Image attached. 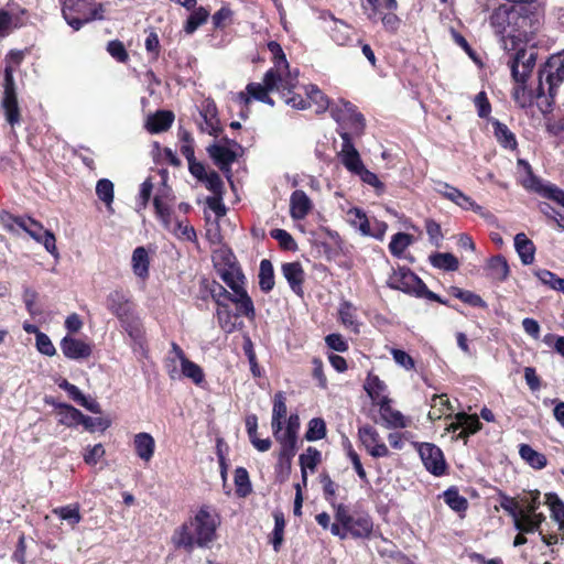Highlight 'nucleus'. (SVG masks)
<instances>
[{
	"label": "nucleus",
	"mask_w": 564,
	"mask_h": 564,
	"mask_svg": "<svg viewBox=\"0 0 564 564\" xmlns=\"http://www.w3.org/2000/svg\"><path fill=\"white\" fill-rule=\"evenodd\" d=\"M313 208L312 200L304 191L296 189L290 197V215L294 220L304 219Z\"/></svg>",
	"instance_id": "aec40b11"
},
{
	"label": "nucleus",
	"mask_w": 564,
	"mask_h": 564,
	"mask_svg": "<svg viewBox=\"0 0 564 564\" xmlns=\"http://www.w3.org/2000/svg\"><path fill=\"white\" fill-rule=\"evenodd\" d=\"M273 517H274V529H273L272 545L275 551H279V549L283 542L285 520L281 512H275Z\"/></svg>",
	"instance_id": "0e129e2a"
},
{
	"label": "nucleus",
	"mask_w": 564,
	"mask_h": 564,
	"mask_svg": "<svg viewBox=\"0 0 564 564\" xmlns=\"http://www.w3.org/2000/svg\"><path fill=\"white\" fill-rule=\"evenodd\" d=\"M61 349L69 359H82L91 355V346L89 344L69 336L62 339Z\"/></svg>",
	"instance_id": "412c9836"
},
{
	"label": "nucleus",
	"mask_w": 564,
	"mask_h": 564,
	"mask_svg": "<svg viewBox=\"0 0 564 564\" xmlns=\"http://www.w3.org/2000/svg\"><path fill=\"white\" fill-rule=\"evenodd\" d=\"M52 512L61 520L67 522L70 528H75L82 521V514L77 503L54 508Z\"/></svg>",
	"instance_id": "79ce46f5"
},
{
	"label": "nucleus",
	"mask_w": 564,
	"mask_h": 564,
	"mask_svg": "<svg viewBox=\"0 0 564 564\" xmlns=\"http://www.w3.org/2000/svg\"><path fill=\"white\" fill-rule=\"evenodd\" d=\"M444 500L451 509L460 512L468 507L467 499L458 494L456 489H448L444 492Z\"/></svg>",
	"instance_id": "680f3d73"
},
{
	"label": "nucleus",
	"mask_w": 564,
	"mask_h": 564,
	"mask_svg": "<svg viewBox=\"0 0 564 564\" xmlns=\"http://www.w3.org/2000/svg\"><path fill=\"white\" fill-rule=\"evenodd\" d=\"M335 519L354 538H368L373 529L371 517L366 512L350 513L346 506L338 505Z\"/></svg>",
	"instance_id": "0eeeda50"
},
{
	"label": "nucleus",
	"mask_w": 564,
	"mask_h": 564,
	"mask_svg": "<svg viewBox=\"0 0 564 564\" xmlns=\"http://www.w3.org/2000/svg\"><path fill=\"white\" fill-rule=\"evenodd\" d=\"M58 416L61 424L74 426L79 424L83 413L69 404H61L58 405Z\"/></svg>",
	"instance_id": "6e6d98bb"
},
{
	"label": "nucleus",
	"mask_w": 564,
	"mask_h": 564,
	"mask_svg": "<svg viewBox=\"0 0 564 564\" xmlns=\"http://www.w3.org/2000/svg\"><path fill=\"white\" fill-rule=\"evenodd\" d=\"M216 317L218 325L225 333L230 334L236 329V315L230 311L227 303L217 306Z\"/></svg>",
	"instance_id": "a18cd8bd"
},
{
	"label": "nucleus",
	"mask_w": 564,
	"mask_h": 564,
	"mask_svg": "<svg viewBox=\"0 0 564 564\" xmlns=\"http://www.w3.org/2000/svg\"><path fill=\"white\" fill-rule=\"evenodd\" d=\"M379 414L382 424L387 429H406L412 424V420L409 416H405L391 405V400L379 405Z\"/></svg>",
	"instance_id": "6ab92c4d"
},
{
	"label": "nucleus",
	"mask_w": 564,
	"mask_h": 564,
	"mask_svg": "<svg viewBox=\"0 0 564 564\" xmlns=\"http://www.w3.org/2000/svg\"><path fill=\"white\" fill-rule=\"evenodd\" d=\"M364 388L372 402L378 406L390 400L387 395V386L378 376L369 373Z\"/></svg>",
	"instance_id": "393cba45"
},
{
	"label": "nucleus",
	"mask_w": 564,
	"mask_h": 564,
	"mask_svg": "<svg viewBox=\"0 0 564 564\" xmlns=\"http://www.w3.org/2000/svg\"><path fill=\"white\" fill-rule=\"evenodd\" d=\"M259 285L263 292H269L274 286L273 265L270 260L263 259L259 268Z\"/></svg>",
	"instance_id": "8fccbe9b"
},
{
	"label": "nucleus",
	"mask_w": 564,
	"mask_h": 564,
	"mask_svg": "<svg viewBox=\"0 0 564 564\" xmlns=\"http://www.w3.org/2000/svg\"><path fill=\"white\" fill-rule=\"evenodd\" d=\"M357 108L349 101L340 99L330 106V115L332 117L341 124L344 121H347V118L355 111Z\"/></svg>",
	"instance_id": "5fc2aeb1"
},
{
	"label": "nucleus",
	"mask_w": 564,
	"mask_h": 564,
	"mask_svg": "<svg viewBox=\"0 0 564 564\" xmlns=\"http://www.w3.org/2000/svg\"><path fill=\"white\" fill-rule=\"evenodd\" d=\"M216 270L220 279L232 292L245 288L246 278L237 262L231 259V256L228 257L225 264H216Z\"/></svg>",
	"instance_id": "a211bd4d"
},
{
	"label": "nucleus",
	"mask_w": 564,
	"mask_h": 564,
	"mask_svg": "<svg viewBox=\"0 0 564 564\" xmlns=\"http://www.w3.org/2000/svg\"><path fill=\"white\" fill-rule=\"evenodd\" d=\"M283 276L290 284V288L297 295H302V284L304 281V271L299 262H288L282 265Z\"/></svg>",
	"instance_id": "a878e982"
},
{
	"label": "nucleus",
	"mask_w": 564,
	"mask_h": 564,
	"mask_svg": "<svg viewBox=\"0 0 564 564\" xmlns=\"http://www.w3.org/2000/svg\"><path fill=\"white\" fill-rule=\"evenodd\" d=\"M174 120V115L171 111H158L147 120V129L151 133H159L167 130Z\"/></svg>",
	"instance_id": "58836bf2"
},
{
	"label": "nucleus",
	"mask_w": 564,
	"mask_h": 564,
	"mask_svg": "<svg viewBox=\"0 0 564 564\" xmlns=\"http://www.w3.org/2000/svg\"><path fill=\"white\" fill-rule=\"evenodd\" d=\"M230 302L236 304L238 314L245 315L248 318H253L256 315L254 306L251 297L248 295L246 288L232 292Z\"/></svg>",
	"instance_id": "f704fd0d"
},
{
	"label": "nucleus",
	"mask_w": 564,
	"mask_h": 564,
	"mask_svg": "<svg viewBox=\"0 0 564 564\" xmlns=\"http://www.w3.org/2000/svg\"><path fill=\"white\" fill-rule=\"evenodd\" d=\"M564 80V51L551 56L539 72V95L544 94L547 85L549 98L554 99L557 87Z\"/></svg>",
	"instance_id": "423d86ee"
},
{
	"label": "nucleus",
	"mask_w": 564,
	"mask_h": 564,
	"mask_svg": "<svg viewBox=\"0 0 564 564\" xmlns=\"http://www.w3.org/2000/svg\"><path fill=\"white\" fill-rule=\"evenodd\" d=\"M536 62L534 48L518 50L510 61L511 75L516 84H527Z\"/></svg>",
	"instance_id": "f8f14e48"
},
{
	"label": "nucleus",
	"mask_w": 564,
	"mask_h": 564,
	"mask_svg": "<svg viewBox=\"0 0 564 564\" xmlns=\"http://www.w3.org/2000/svg\"><path fill=\"white\" fill-rule=\"evenodd\" d=\"M271 237L275 239L281 248L285 250H295L296 242L293 237L284 229H273L270 232Z\"/></svg>",
	"instance_id": "774afa93"
},
{
	"label": "nucleus",
	"mask_w": 564,
	"mask_h": 564,
	"mask_svg": "<svg viewBox=\"0 0 564 564\" xmlns=\"http://www.w3.org/2000/svg\"><path fill=\"white\" fill-rule=\"evenodd\" d=\"M268 50L272 54L273 67L265 72L263 83L261 84L268 85L269 88H272L276 85V80H282V77L291 74L293 69L290 68L285 54L278 42H269Z\"/></svg>",
	"instance_id": "1a4fd4ad"
},
{
	"label": "nucleus",
	"mask_w": 564,
	"mask_h": 564,
	"mask_svg": "<svg viewBox=\"0 0 564 564\" xmlns=\"http://www.w3.org/2000/svg\"><path fill=\"white\" fill-rule=\"evenodd\" d=\"M343 139L341 150L338 153L339 159L344 166L351 172L357 174L365 165L360 159V155L352 144L350 133L347 131L339 132Z\"/></svg>",
	"instance_id": "f3484780"
},
{
	"label": "nucleus",
	"mask_w": 564,
	"mask_h": 564,
	"mask_svg": "<svg viewBox=\"0 0 564 564\" xmlns=\"http://www.w3.org/2000/svg\"><path fill=\"white\" fill-rule=\"evenodd\" d=\"M519 454L521 458L534 469H542L546 466V456L528 444H521L519 446Z\"/></svg>",
	"instance_id": "ea45409f"
},
{
	"label": "nucleus",
	"mask_w": 564,
	"mask_h": 564,
	"mask_svg": "<svg viewBox=\"0 0 564 564\" xmlns=\"http://www.w3.org/2000/svg\"><path fill=\"white\" fill-rule=\"evenodd\" d=\"M358 437L371 457L380 458L390 455L388 446L382 442L378 431L371 425L360 426Z\"/></svg>",
	"instance_id": "4468645a"
},
{
	"label": "nucleus",
	"mask_w": 564,
	"mask_h": 564,
	"mask_svg": "<svg viewBox=\"0 0 564 564\" xmlns=\"http://www.w3.org/2000/svg\"><path fill=\"white\" fill-rule=\"evenodd\" d=\"M545 520L542 513L532 514L521 510V513L513 519L514 528L521 533H533L539 530L541 523Z\"/></svg>",
	"instance_id": "c85d7f7f"
},
{
	"label": "nucleus",
	"mask_w": 564,
	"mask_h": 564,
	"mask_svg": "<svg viewBox=\"0 0 564 564\" xmlns=\"http://www.w3.org/2000/svg\"><path fill=\"white\" fill-rule=\"evenodd\" d=\"M425 468L435 476L443 475L446 468L445 458L440 447L432 443H413Z\"/></svg>",
	"instance_id": "ddd939ff"
},
{
	"label": "nucleus",
	"mask_w": 564,
	"mask_h": 564,
	"mask_svg": "<svg viewBox=\"0 0 564 564\" xmlns=\"http://www.w3.org/2000/svg\"><path fill=\"white\" fill-rule=\"evenodd\" d=\"M177 239L196 242L197 235L193 226L187 221L171 219V229H169Z\"/></svg>",
	"instance_id": "de8ad7c7"
},
{
	"label": "nucleus",
	"mask_w": 564,
	"mask_h": 564,
	"mask_svg": "<svg viewBox=\"0 0 564 564\" xmlns=\"http://www.w3.org/2000/svg\"><path fill=\"white\" fill-rule=\"evenodd\" d=\"M96 194L105 203L107 210L113 213V183L108 178H101L96 184Z\"/></svg>",
	"instance_id": "09e8293b"
},
{
	"label": "nucleus",
	"mask_w": 564,
	"mask_h": 564,
	"mask_svg": "<svg viewBox=\"0 0 564 564\" xmlns=\"http://www.w3.org/2000/svg\"><path fill=\"white\" fill-rule=\"evenodd\" d=\"M131 268L134 275L140 280L145 281L149 278L150 258L144 247H138L133 250Z\"/></svg>",
	"instance_id": "bb28decb"
},
{
	"label": "nucleus",
	"mask_w": 564,
	"mask_h": 564,
	"mask_svg": "<svg viewBox=\"0 0 564 564\" xmlns=\"http://www.w3.org/2000/svg\"><path fill=\"white\" fill-rule=\"evenodd\" d=\"M388 284L390 288L403 291L405 293L422 296L426 291L423 281L406 268H400L389 276Z\"/></svg>",
	"instance_id": "9b49d317"
},
{
	"label": "nucleus",
	"mask_w": 564,
	"mask_h": 564,
	"mask_svg": "<svg viewBox=\"0 0 564 564\" xmlns=\"http://www.w3.org/2000/svg\"><path fill=\"white\" fill-rule=\"evenodd\" d=\"M489 21L495 33L502 37L508 33V30L511 29L513 22L517 23L519 28H524L528 22H531L529 18L520 17L517 11L506 4L495 9Z\"/></svg>",
	"instance_id": "9d476101"
},
{
	"label": "nucleus",
	"mask_w": 564,
	"mask_h": 564,
	"mask_svg": "<svg viewBox=\"0 0 564 564\" xmlns=\"http://www.w3.org/2000/svg\"><path fill=\"white\" fill-rule=\"evenodd\" d=\"M521 184L529 191L535 192L539 195L555 202L564 207V191L551 183H543L536 176H529L521 180Z\"/></svg>",
	"instance_id": "dca6fc26"
},
{
	"label": "nucleus",
	"mask_w": 564,
	"mask_h": 564,
	"mask_svg": "<svg viewBox=\"0 0 564 564\" xmlns=\"http://www.w3.org/2000/svg\"><path fill=\"white\" fill-rule=\"evenodd\" d=\"M107 308L120 321L131 337L141 335L139 321L128 295L121 290L110 292L106 300Z\"/></svg>",
	"instance_id": "39448f33"
},
{
	"label": "nucleus",
	"mask_w": 564,
	"mask_h": 564,
	"mask_svg": "<svg viewBox=\"0 0 564 564\" xmlns=\"http://www.w3.org/2000/svg\"><path fill=\"white\" fill-rule=\"evenodd\" d=\"M412 236L405 232H398L392 236L389 243L390 252L395 257H401L404 250L412 243Z\"/></svg>",
	"instance_id": "13d9d810"
},
{
	"label": "nucleus",
	"mask_w": 564,
	"mask_h": 564,
	"mask_svg": "<svg viewBox=\"0 0 564 564\" xmlns=\"http://www.w3.org/2000/svg\"><path fill=\"white\" fill-rule=\"evenodd\" d=\"M304 94L306 96L310 106H315V111L322 113L327 109H330V104L326 95L315 85L304 87Z\"/></svg>",
	"instance_id": "e433bc0d"
},
{
	"label": "nucleus",
	"mask_w": 564,
	"mask_h": 564,
	"mask_svg": "<svg viewBox=\"0 0 564 564\" xmlns=\"http://www.w3.org/2000/svg\"><path fill=\"white\" fill-rule=\"evenodd\" d=\"M207 152L221 170L229 166L236 160V153L220 144L209 145Z\"/></svg>",
	"instance_id": "4c0bfd02"
},
{
	"label": "nucleus",
	"mask_w": 564,
	"mask_h": 564,
	"mask_svg": "<svg viewBox=\"0 0 564 564\" xmlns=\"http://www.w3.org/2000/svg\"><path fill=\"white\" fill-rule=\"evenodd\" d=\"M520 505L523 512L539 514L536 510L540 506V491H530L521 498Z\"/></svg>",
	"instance_id": "69168bd1"
},
{
	"label": "nucleus",
	"mask_w": 564,
	"mask_h": 564,
	"mask_svg": "<svg viewBox=\"0 0 564 564\" xmlns=\"http://www.w3.org/2000/svg\"><path fill=\"white\" fill-rule=\"evenodd\" d=\"M486 270L490 279L497 282L505 281L510 273V268L506 258L500 254L495 256L488 260Z\"/></svg>",
	"instance_id": "473e14b6"
},
{
	"label": "nucleus",
	"mask_w": 564,
	"mask_h": 564,
	"mask_svg": "<svg viewBox=\"0 0 564 564\" xmlns=\"http://www.w3.org/2000/svg\"><path fill=\"white\" fill-rule=\"evenodd\" d=\"M219 524L220 518L215 509L202 506L193 518L174 531L172 542L176 547L187 551L195 546L205 547L216 539Z\"/></svg>",
	"instance_id": "f257e3e1"
},
{
	"label": "nucleus",
	"mask_w": 564,
	"mask_h": 564,
	"mask_svg": "<svg viewBox=\"0 0 564 564\" xmlns=\"http://www.w3.org/2000/svg\"><path fill=\"white\" fill-rule=\"evenodd\" d=\"M133 447L137 456L144 463H149L155 452V440L150 433H138L133 437Z\"/></svg>",
	"instance_id": "b1692460"
},
{
	"label": "nucleus",
	"mask_w": 564,
	"mask_h": 564,
	"mask_svg": "<svg viewBox=\"0 0 564 564\" xmlns=\"http://www.w3.org/2000/svg\"><path fill=\"white\" fill-rule=\"evenodd\" d=\"M232 11L229 7L224 6L214 13L212 20L216 29H225L232 22Z\"/></svg>",
	"instance_id": "338daca9"
},
{
	"label": "nucleus",
	"mask_w": 564,
	"mask_h": 564,
	"mask_svg": "<svg viewBox=\"0 0 564 564\" xmlns=\"http://www.w3.org/2000/svg\"><path fill=\"white\" fill-rule=\"evenodd\" d=\"M514 248L524 265L531 264L535 258V246L525 234L520 232L514 237Z\"/></svg>",
	"instance_id": "c756f323"
},
{
	"label": "nucleus",
	"mask_w": 564,
	"mask_h": 564,
	"mask_svg": "<svg viewBox=\"0 0 564 564\" xmlns=\"http://www.w3.org/2000/svg\"><path fill=\"white\" fill-rule=\"evenodd\" d=\"M67 24L78 31L84 24L104 19V7L94 0H61Z\"/></svg>",
	"instance_id": "7ed1b4c3"
},
{
	"label": "nucleus",
	"mask_w": 564,
	"mask_h": 564,
	"mask_svg": "<svg viewBox=\"0 0 564 564\" xmlns=\"http://www.w3.org/2000/svg\"><path fill=\"white\" fill-rule=\"evenodd\" d=\"M545 503L550 507L552 518L564 534V502L556 494L550 492L545 495Z\"/></svg>",
	"instance_id": "c03bdc74"
},
{
	"label": "nucleus",
	"mask_w": 564,
	"mask_h": 564,
	"mask_svg": "<svg viewBox=\"0 0 564 564\" xmlns=\"http://www.w3.org/2000/svg\"><path fill=\"white\" fill-rule=\"evenodd\" d=\"M546 95L549 96L547 85H544V94L539 95V87L536 88L535 93H533V91L527 89L525 84H516V87H514V90L512 94L514 101L521 108L531 106L534 98L540 99Z\"/></svg>",
	"instance_id": "c9c22d12"
},
{
	"label": "nucleus",
	"mask_w": 564,
	"mask_h": 564,
	"mask_svg": "<svg viewBox=\"0 0 564 564\" xmlns=\"http://www.w3.org/2000/svg\"><path fill=\"white\" fill-rule=\"evenodd\" d=\"M326 435V424L323 419L314 417L308 422V427L305 433V438L308 442H314L324 438Z\"/></svg>",
	"instance_id": "bf43d9fd"
},
{
	"label": "nucleus",
	"mask_w": 564,
	"mask_h": 564,
	"mask_svg": "<svg viewBox=\"0 0 564 564\" xmlns=\"http://www.w3.org/2000/svg\"><path fill=\"white\" fill-rule=\"evenodd\" d=\"M430 261L433 267L445 271H455L459 267L457 258L448 252L432 254Z\"/></svg>",
	"instance_id": "864d4df0"
},
{
	"label": "nucleus",
	"mask_w": 564,
	"mask_h": 564,
	"mask_svg": "<svg viewBox=\"0 0 564 564\" xmlns=\"http://www.w3.org/2000/svg\"><path fill=\"white\" fill-rule=\"evenodd\" d=\"M299 69L294 68L291 74L282 77V80H276V85L272 88H269L268 85H262L261 83H250L246 86L245 91L237 94L236 100L247 109L251 99L274 106V101L269 96V93L278 91L288 106L300 110L306 109L310 107V102L306 97L296 93V89L299 88Z\"/></svg>",
	"instance_id": "f03ea898"
},
{
	"label": "nucleus",
	"mask_w": 564,
	"mask_h": 564,
	"mask_svg": "<svg viewBox=\"0 0 564 564\" xmlns=\"http://www.w3.org/2000/svg\"><path fill=\"white\" fill-rule=\"evenodd\" d=\"M462 429L459 437H466L469 434H474L481 429V423L476 414L469 415L460 412L455 415V422L448 426V431H457Z\"/></svg>",
	"instance_id": "5701e85b"
},
{
	"label": "nucleus",
	"mask_w": 564,
	"mask_h": 564,
	"mask_svg": "<svg viewBox=\"0 0 564 564\" xmlns=\"http://www.w3.org/2000/svg\"><path fill=\"white\" fill-rule=\"evenodd\" d=\"M345 218L346 221L356 228L362 236L371 234V221L362 209L351 207L346 212Z\"/></svg>",
	"instance_id": "7c9ffc66"
},
{
	"label": "nucleus",
	"mask_w": 564,
	"mask_h": 564,
	"mask_svg": "<svg viewBox=\"0 0 564 564\" xmlns=\"http://www.w3.org/2000/svg\"><path fill=\"white\" fill-rule=\"evenodd\" d=\"M457 202L455 205L458 207L465 209V210H473L476 214L480 215L484 218H492V214L489 212H486L480 205H478L471 197L464 194L462 191H459V194L457 196Z\"/></svg>",
	"instance_id": "4d7b16f0"
},
{
	"label": "nucleus",
	"mask_w": 564,
	"mask_h": 564,
	"mask_svg": "<svg viewBox=\"0 0 564 564\" xmlns=\"http://www.w3.org/2000/svg\"><path fill=\"white\" fill-rule=\"evenodd\" d=\"M22 54L20 52H11L7 62L20 64ZM4 83H3V97L1 100V107L3 109L7 122L13 128L21 120L20 107L15 93V84L13 78V68L10 64H7L4 68Z\"/></svg>",
	"instance_id": "20e7f679"
},
{
	"label": "nucleus",
	"mask_w": 564,
	"mask_h": 564,
	"mask_svg": "<svg viewBox=\"0 0 564 564\" xmlns=\"http://www.w3.org/2000/svg\"><path fill=\"white\" fill-rule=\"evenodd\" d=\"M494 133L497 141L506 149L514 150L517 148V139L516 135L510 131V129L499 122L498 120L494 121Z\"/></svg>",
	"instance_id": "49530a36"
},
{
	"label": "nucleus",
	"mask_w": 564,
	"mask_h": 564,
	"mask_svg": "<svg viewBox=\"0 0 564 564\" xmlns=\"http://www.w3.org/2000/svg\"><path fill=\"white\" fill-rule=\"evenodd\" d=\"M209 17V11L203 7L195 9L184 24L186 34H193Z\"/></svg>",
	"instance_id": "603ef678"
},
{
	"label": "nucleus",
	"mask_w": 564,
	"mask_h": 564,
	"mask_svg": "<svg viewBox=\"0 0 564 564\" xmlns=\"http://www.w3.org/2000/svg\"><path fill=\"white\" fill-rule=\"evenodd\" d=\"M236 494L246 497L251 491V484L247 469L239 467L235 470Z\"/></svg>",
	"instance_id": "052dcab7"
},
{
	"label": "nucleus",
	"mask_w": 564,
	"mask_h": 564,
	"mask_svg": "<svg viewBox=\"0 0 564 564\" xmlns=\"http://www.w3.org/2000/svg\"><path fill=\"white\" fill-rule=\"evenodd\" d=\"M327 31L330 39L340 46L348 45L352 42L354 30L350 25L341 20L330 17L328 21Z\"/></svg>",
	"instance_id": "4be33fe9"
},
{
	"label": "nucleus",
	"mask_w": 564,
	"mask_h": 564,
	"mask_svg": "<svg viewBox=\"0 0 564 564\" xmlns=\"http://www.w3.org/2000/svg\"><path fill=\"white\" fill-rule=\"evenodd\" d=\"M338 317L344 327L358 334L360 323L357 318V308L348 301L340 303L338 308Z\"/></svg>",
	"instance_id": "2f4dec72"
},
{
	"label": "nucleus",
	"mask_w": 564,
	"mask_h": 564,
	"mask_svg": "<svg viewBox=\"0 0 564 564\" xmlns=\"http://www.w3.org/2000/svg\"><path fill=\"white\" fill-rule=\"evenodd\" d=\"M343 129H349L354 134H361L365 129V118L364 116L357 111H352V113L347 118V121H344L341 124Z\"/></svg>",
	"instance_id": "e2e57ef3"
},
{
	"label": "nucleus",
	"mask_w": 564,
	"mask_h": 564,
	"mask_svg": "<svg viewBox=\"0 0 564 564\" xmlns=\"http://www.w3.org/2000/svg\"><path fill=\"white\" fill-rule=\"evenodd\" d=\"M204 121L200 123V130L210 135H217L220 131V123L216 116V107L213 104H207L204 111L200 113Z\"/></svg>",
	"instance_id": "a19ab883"
},
{
	"label": "nucleus",
	"mask_w": 564,
	"mask_h": 564,
	"mask_svg": "<svg viewBox=\"0 0 564 564\" xmlns=\"http://www.w3.org/2000/svg\"><path fill=\"white\" fill-rule=\"evenodd\" d=\"M173 357H169V375L172 379L180 378L181 375L191 379L194 383L199 384L204 380L203 369L195 362L187 359L183 349L176 344L172 343Z\"/></svg>",
	"instance_id": "6e6552de"
},
{
	"label": "nucleus",
	"mask_w": 564,
	"mask_h": 564,
	"mask_svg": "<svg viewBox=\"0 0 564 564\" xmlns=\"http://www.w3.org/2000/svg\"><path fill=\"white\" fill-rule=\"evenodd\" d=\"M274 438L280 445L279 452H282V456H295L297 435L284 430Z\"/></svg>",
	"instance_id": "3c124183"
},
{
	"label": "nucleus",
	"mask_w": 564,
	"mask_h": 564,
	"mask_svg": "<svg viewBox=\"0 0 564 564\" xmlns=\"http://www.w3.org/2000/svg\"><path fill=\"white\" fill-rule=\"evenodd\" d=\"M452 412L449 400L446 395H433L431 399V410L429 412V419L431 421L440 420L444 415H448Z\"/></svg>",
	"instance_id": "37998d69"
},
{
	"label": "nucleus",
	"mask_w": 564,
	"mask_h": 564,
	"mask_svg": "<svg viewBox=\"0 0 564 564\" xmlns=\"http://www.w3.org/2000/svg\"><path fill=\"white\" fill-rule=\"evenodd\" d=\"M398 8L397 0H365L362 3L364 12L368 19L377 22L378 17L386 11H395Z\"/></svg>",
	"instance_id": "cd10ccee"
},
{
	"label": "nucleus",
	"mask_w": 564,
	"mask_h": 564,
	"mask_svg": "<svg viewBox=\"0 0 564 564\" xmlns=\"http://www.w3.org/2000/svg\"><path fill=\"white\" fill-rule=\"evenodd\" d=\"M17 224L35 241L42 243L47 252L56 254V239L52 231L45 229L40 223L31 218L18 219Z\"/></svg>",
	"instance_id": "2eb2a0df"
},
{
	"label": "nucleus",
	"mask_w": 564,
	"mask_h": 564,
	"mask_svg": "<svg viewBox=\"0 0 564 564\" xmlns=\"http://www.w3.org/2000/svg\"><path fill=\"white\" fill-rule=\"evenodd\" d=\"M321 452L315 447H308L303 454L300 455V466L304 487H306L307 484L306 470L310 469L311 471H314L317 465L321 463Z\"/></svg>",
	"instance_id": "72a5a7b5"
}]
</instances>
